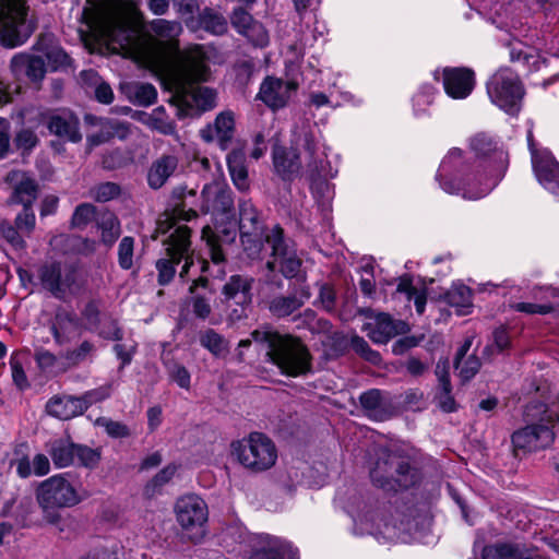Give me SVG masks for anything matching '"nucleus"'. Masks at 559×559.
Here are the masks:
<instances>
[{
	"instance_id": "nucleus-35",
	"label": "nucleus",
	"mask_w": 559,
	"mask_h": 559,
	"mask_svg": "<svg viewBox=\"0 0 559 559\" xmlns=\"http://www.w3.org/2000/svg\"><path fill=\"white\" fill-rule=\"evenodd\" d=\"M48 452L57 468L75 464V443L68 439H57L48 444Z\"/></svg>"
},
{
	"instance_id": "nucleus-29",
	"label": "nucleus",
	"mask_w": 559,
	"mask_h": 559,
	"mask_svg": "<svg viewBox=\"0 0 559 559\" xmlns=\"http://www.w3.org/2000/svg\"><path fill=\"white\" fill-rule=\"evenodd\" d=\"M17 457L11 462L12 466H15L16 474L21 478H28L31 476L43 477L50 472V461L47 455L37 453L33 457V467H29V457L26 454H20L17 451Z\"/></svg>"
},
{
	"instance_id": "nucleus-53",
	"label": "nucleus",
	"mask_w": 559,
	"mask_h": 559,
	"mask_svg": "<svg viewBox=\"0 0 559 559\" xmlns=\"http://www.w3.org/2000/svg\"><path fill=\"white\" fill-rule=\"evenodd\" d=\"M44 56L46 58V67L52 71L68 66L70 61V58L66 51L58 46H51L47 48L44 52Z\"/></svg>"
},
{
	"instance_id": "nucleus-55",
	"label": "nucleus",
	"mask_w": 559,
	"mask_h": 559,
	"mask_svg": "<svg viewBox=\"0 0 559 559\" xmlns=\"http://www.w3.org/2000/svg\"><path fill=\"white\" fill-rule=\"evenodd\" d=\"M336 88V82L333 81L329 87L328 93L325 92H312L309 96V102L311 106H314L316 108H321L324 106L335 108L334 107V98H335V90Z\"/></svg>"
},
{
	"instance_id": "nucleus-33",
	"label": "nucleus",
	"mask_w": 559,
	"mask_h": 559,
	"mask_svg": "<svg viewBox=\"0 0 559 559\" xmlns=\"http://www.w3.org/2000/svg\"><path fill=\"white\" fill-rule=\"evenodd\" d=\"M436 374L439 380V391L436 395L439 407L447 413L455 411V402L451 395V383L448 372V361H439L436 368Z\"/></svg>"
},
{
	"instance_id": "nucleus-28",
	"label": "nucleus",
	"mask_w": 559,
	"mask_h": 559,
	"mask_svg": "<svg viewBox=\"0 0 559 559\" xmlns=\"http://www.w3.org/2000/svg\"><path fill=\"white\" fill-rule=\"evenodd\" d=\"M49 415L61 420L71 419L85 411V403L75 396H55L46 405Z\"/></svg>"
},
{
	"instance_id": "nucleus-15",
	"label": "nucleus",
	"mask_w": 559,
	"mask_h": 559,
	"mask_svg": "<svg viewBox=\"0 0 559 559\" xmlns=\"http://www.w3.org/2000/svg\"><path fill=\"white\" fill-rule=\"evenodd\" d=\"M532 166L538 182L559 201V163L548 150H536L532 131L527 133Z\"/></svg>"
},
{
	"instance_id": "nucleus-42",
	"label": "nucleus",
	"mask_w": 559,
	"mask_h": 559,
	"mask_svg": "<svg viewBox=\"0 0 559 559\" xmlns=\"http://www.w3.org/2000/svg\"><path fill=\"white\" fill-rule=\"evenodd\" d=\"M481 559H528L518 546L508 543H497L483 548Z\"/></svg>"
},
{
	"instance_id": "nucleus-12",
	"label": "nucleus",
	"mask_w": 559,
	"mask_h": 559,
	"mask_svg": "<svg viewBox=\"0 0 559 559\" xmlns=\"http://www.w3.org/2000/svg\"><path fill=\"white\" fill-rule=\"evenodd\" d=\"M370 476L377 486L388 490L407 488L416 483V473L408 463L385 451L381 453Z\"/></svg>"
},
{
	"instance_id": "nucleus-52",
	"label": "nucleus",
	"mask_w": 559,
	"mask_h": 559,
	"mask_svg": "<svg viewBox=\"0 0 559 559\" xmlns=\"http://www.w3.org/2000/svg\"><path fill=\"white\" fill-rule=\"evenodd\" d=\"M311 191L316 199H322L319 202L323 207L329 206L334 195L333 187L328 179L311 178Z\"/></svg>"
},
{
	"instance_id": "nucleus-43",
	"label": "nucleus",
	"mask_w": 559,
	"mask_h": 559,
	"mask_svg": "<svg viewBox=\"0 0 559 559\" xmlns=\"http://www.w3.org/2000/svg\"><path fill=\"white\" fill-rule=\"evenodd\" d=\"M448 302L451 307L456 309L459 314H467L472 307V292L461 283L453 284L447 294Z\"/></svg>"
},
{
	"instance_id": "nucleus-38",
	"label": "nucleus",
	"mask_w": 559,
	"mask_h": 559,
	"mask_svg": "<svg viewBox=\"0 0 559 559\" xmlns=\"http://www.w3.org/2000/svg\"><path fill=\"white\" fill-rule=\"evenodd\" d=\"M311 294L308 287L300 289V296L276 297L269 306L270 311L277 317H286L299 309L302 304L310 298Z\"/></svg>"
},
{
	"instance_id": "nucleus-40",
	"label": "nucleus",
	"mask_w": 559,
	"mask_h": 559,
	"mask_svg": "<svg viewBox=\"0 0 559 559\" xmlns=\"http://www.w3.org/2000/svg\"><path fill=\"white\" fill-rule=\"evenodd\" d=\"M138 119L162 134L171 135L176 131V126L166 115L164 107H157L150 114L141 112Z\"/></svg>"
},
{
	"instance_id": "nucleus-41",
	"label": "nucleus",
	"mask_w": 559,
	"mask_h": 559,
	"mask_svg": "<svg viewBox=\"0 0 559 559\" xmlns=\"http://www.w3.org/2000/svg\"><path fill=\"white\" fill-rule=\"evenodd\" d=\"M471 345V340L465 341L463 346L457 352L455 359V368L459 370V376L463 381H468L472 379L480 368V362L477 357L469 356L464 358Z\"/></svg>"
},
{
	"instance_id": "nucleus-30",
	"label": "nucleus",
	"mask_w": 559,
	"mask_h": 559,
	"mask_svg": "<svg viewBox=\"0 0 559 559\" xmlns=\"http://www.w3.org/2000/svg\"><path fill=\"white\" fill-rule=\"evenodd\" d=\"M48 129L51 133L71 142H79L82 139L79 132V120L70 111H62L51 116Z\"/></svg>"
},
{
	"instance_id": "nucleus-7",
	"label": "nucleus",
	"mask_w": 559,
	"mask_h": 559,
	"mask_svg": "<svg viewBox=\"0 0 559 559\" xmlns=\"http://www.w3.org/2000/svg\"><path fill=\"white\" fill-rule=\"evenodd\" d=\"M230 455L245 469L264 473L275 466L278 459L274 441L262 432H251L230 443Z\"/></svg>"
},
{
	"instance_id": "nucleus-2",
	"label": "nucleus",
	"mask_w": 559,
	"mask_h": 559,
	"mask_svg": "<svg viewBox=\"0 0 559 559\" xmlns=\"http://www.w3.org/2000/svg\"><path fill=\"white\" fill-rule=\"evenodd\" d=\"M469 145L474 157H464L459 148L450 150L439 166L436 179L449 194L478 200L503 178L508 155L485 133L474 135Z\"/></svg>"
},
{
	"instance_id": "nucleus-9",
	"label": "nucleus",
	"mask_w": 559,
	"mask_h": 559,
	"mask_svg": "<svg viewBox=\"0 0 559 559\" xmlns=\"http://www.w3.org/2000/svg\"><path fill=\"white\" fill-rule=\"evenodd\" d=\"M26 0H0V44L7 48L21 46L34 31L27 20Z\"/></svg>"
},
{
	"instance_id": "nucleus-20",
	"label": "nucleus",
	"mask_w": 559,
	"mask_h": 559,
	"mask_svg": "<svg viewBox=\"0 0 559 559\" xmlns=\"http://www.w3.org/2000/svg\"><path fill=\"white\" fill-rule=\"evenodd\" d=\"M365 330L372 342L385 344L392 337L408 332V324L392 319L388 313H378L366 323Z\"/></svg>"
},
{
	"instance_id": "nucleus-25",
	"label": "nucleus",
	"mask_w": 559,
	"mask_h": 559,
	"mask_svg": "<svg viewBox=\"0 0 559 559\" xmlns=\"http://www.w3.org/2000/svg\"><path fill=\"white\" fill-rule=\"evenodd\" d=\"M46 69L43 56L19 53L11 60V70L15 76L26 75L34 82L44 78Z\"/></svg>"
},
{
	"instance_id": "nucleus-11",
	"label": "nucleus",
	"mask_w": 559,
	"mask_h": 559,
	"mask_svg": "<svg viewBox=\"0 0 559 559\" xmlns=\"http://www.w3.org/2000/svg\"><path fill=\"white\" fill-rule=\"evenodd\" d=\"M176 521L185 534L194 543L206 534L209 507L204 499L194 493L181 496L174 506Z\"/></svg>"
},
{
	"instance_id": "nucleus-19",
	"label": "nucleus",
	"mask_w": 559,
	"mask_h": 559,
	"mask_svg": "<svg viewBox=\"0 0 559 559\" xmlns=\"http://www.w3.org/2000/svg\"><path fill=\"white\" fill-rule=\"evenodd\" d=\"M298 85L293 81L267 76L260 86L259 98L270 108L285 107L296 93Z\"/></svg>"
},
{
	"instance_id": "nucleus-4",
	"label": "nucleus",
	"mask_w": 559,
	"mask_h": 559,
	"mask_svg": "<svg viewBox=\"0 0 559 559\" xmlns=\"http://www.w3.org/2000/svg\"><path fill=\"white\" fill-rule=\"evenodd\" d=\"M345 512L353 521V533L356 535H372L378 542L403 539L404 534H412L415 526L411 514H402L397 522L390 523L384 518V511L378 501L368 493L353 491L347 498L337 496Z\"/></svg>"
},
{
	"instance_id": "nucleus-21",
	"label": "nucleus",
	"mask_w": 559,
	"mask_h": 559,
	"mask_svg": "<svg viewBox=\"0 0 559 559\" xmlns=\"http://www.w3.org/2000/svg\"><path fill=\"white\" fill-rule=\"evenodd\" d=\"M235 115L230 110L219 112L214 122L204 127L201 138L207 142H216L222 150H226L234 136Z\"/></svg>"
},
{
	"instance_id": "nucleus-59",
	"label": "nucleus",
	"mask_w": 559,
	"mask_h": 559,
	"mask_svg": "<svg viewBox=\"0 0 559 559\" xmlns=\"http://www.w3.org/2000/svg\"><path fill=\"white\" fill-rule=\"evenodd\" d=\"M177 472L176 465H168L164 467L159 473H157L153 479L147 484L146 490L154 493L156 490H158L160 487H163L165 484H167L173 477L175 476Z\"/></svg>"
},
{
	"instance_id": "nucleus-24",
	"label": "nucleus",
	"mask_w": 559,
	"mask_h": 559,
	"mask_svg": "<svg viewBox=\"0 0 559 559\" xmlns=\"http://www.w3.org/2000/svg\"><path fill=\"white\" fill-rule=\"evenodd\" d=\"M7 181L13 186L12 203L23 207L33 205L37 199V185L34 179L25 173L14 170L8 174Z\"/></svg>"
},
{
	"instance_id": "nucleus-63",
	"label": "nucleus",
	"mask_w": 559,
	"mask_h": 559,
	"mask_svg": "<svg viewBox=\"0 0 559 559\" xmlns=\"http://www.w3.org/2000/svg\"><path fill=\"white\" fill-rule=\"evenodd\" d=\"M111 391H112L111 384H105L103 386H99L97 389H94V390H91V391L86 392L80 399L82 401H84L85 409H86L90 405H92L94 403H97V402H100V401H104L107 397H109L110 394H111Z\"/></svg>"
},
{
	"instance_id": "nucleus-31",
	"label": "nucleus",
	"mask_w": 559,
	"mask_h": 559,
	"mask_svg": "<svg viewBox=\"0 0 559 559\" xmlns=\"http://www.w3.org/2000/svg\"><path fill=\"white\" fill-rule=\"evenodd\" d=\"M177 165L178 159L173 155H165L155 160L147 173L148 186L153 189L163 187L176 170Z\"/></svg>"
},
{
	"instance_id": "nucleus-34",
	"label": "nucleus",
	"mask_w": 559,
	"mask_h": 559,
	"mask_svg": "<svg viewBox=\"0 0 559 559\" xmlns=\"http://www.w3.org/2000/svg\"><path fill=\"white\" fill-rule=\"evenodd\" d=\"M187 27L192 31L203 28L214 35H222L227 29V22L222 15L206 9L199 19L187 20Z\"/></svg>"
},
{
	"instance_id": "nucleus-27",
	"label": "nucleus",
	"mask_w": 559,
	"mask_h": 559,
	"mask_svg": "<svg viewBox=\"0 0 559 559\" xmlns=\"http://www.w3.org/2000/svg\"><path fill=\"white\" fill-rule=\"evenodd\" d=\"M252 278L242 275H233L223 287V295L227 302L237 306H248L252 299Z\"/></svg>"
},
{
	"instance_id": "nucleus-23",
	"label": "nucleus",
	"mask_w": 559,
	"mask_h": 559,
	"mask_svg": "<svg viewBox=\"0 0 559 559\" xmlns=\"http://www.w3.org/2000/svg\"><path fill=\"white\" fill-rule=\"evenodd\" d=\"M293 146L288 150L286 147L276 145L273 147L272 158L275 173L284 180H293L297 177L301 169V162L294 139L292 140Z\"/></svg>"
},
{
	"instance_id": "nucleus-58",
	"label": "nucleus",
	"mask_w": 559,
	"mask_h": 559,
	"mask_svg": "<svg viewBox=\"0 0 559 559\" xmlns=\"http://www.w3.org/2000/svg\"><path fill=\"white\" fill-rule=\"evenodd\" d=\"M120 192V188L112 182L102 183L91 190V198L98 202H107L116 198Z\"/></svg>"
},
{
	"instance_id": "nucleus-5",
	"label": "nucleus",
	"mask_w": 559,
	"mask_h": 559,
	"mask_svg": "<svg viewBox=\"0 0 559 559\" xmlns=\"http://www.w3.org/2000/svg\"><path fill=\"white\" fill-rule=\"evenodd\" d=\"M87 497V490L69 473L50 476L36 488V500L48 524L60 521L59 509L75 507Z\"/></svg>"
},
{
	"instance_id": "nucleus-26",
	"label": "nucleus",
	"mask_w": 559,
	"mask_h": 559,
	"mask_svg": "<svg viewBox=\"0 0 559 559\" xmlns=\"http://www.w3.org/2000/svg\"><path fill=\"white\" fill-rule=\"evenodd\" d=\"M82 331L83 325L75 313L62 310L56 314L52 333L57 343H67L78 337Z\"/></svg>"
},
{
	"instance_id": "nucleus-47",
	"label": "nucleus",
	"mask_w": 559,
	"mask_h": 559,
	"mask_svg": "<svg viewBox=\"0 0 559 559\" xmlns=\"http://www.w3.org/2000/svg\"><path fill=\"white\" fill-rule=\"evenodd\" d=\"M27 360V354L17 352L13 353L10 357V368L13 383L21 391L29 386L27 376L24 371V364Z\"/></svg>"
},
{
	"instance_id": "nucleus-16",
	"label": "nucleus",
	"mask_w": 559,
	"mask_h": 559,
	"mask_svg": "<svg viewBox=\"0 0 559 559\" xmlns=\"http://www.w3.org/2000/svg\"><path fill=\"white\" fill-rule=\"evenodd\" d=\"M41 284L55 296L62 297L67 293H72L75 286V270L58 262H50L43 265L39 270Z\"/></svg>"
},
{
	"instance_id": "nucleus-44",
	"label": "nucleus",
	"mask_w": 559,
	"mask_h": 559,
	"mask_svg": "<svg viewBox=\"0 0 559 559\" xmlns=\"http://www.w3.org/2000/svg\"><path fill=\"white\" fill-rule=\"evenodd\" d=\"M437 88L430 83H424L413 96V111L416 117H425L429 114Z\"/></svg>"
},
{
	"instance_id": "nucleus-8",
	"label": "nucleus",
	"mask_w": 559,
	"mask_h": 559,
	"mask_svg": "<svg viewBox=\"0 0 559 559\" xmlns=\"http://www.w3.org/2000/svg\"><path fill=\"white\" fill-rule=\"evenodd\" d=\"M527 419H536V424L528 425L515 431L512 436L514 451L531 452L548 447L554 440V426L559 416L556 411L540 404L526 408Z\"/></svg>"
},
{
	"instance_id": "nucleus-39",
	"label": "nucleus",
	"mask_w": 559,
	"mask_h": 559,
	"mask_svg": "<svg viewBox=\"0 0 559 559\" xmlns=\"http://www.w3.org/2000/svg\"><path fill=\"white\" fill-rule=\"evenodd\" d=\"M396 294L404 297L408 302L413 300L417 313L421 314L425 311L427 301L426 288L415 286L409 277L405 276L400 278Z\"/></svg>"
},
{
	"instance_id": "nucleus-10",
	"label": "nucleus",
	"mask_w": 559,
	"mask_h": 559,
	"mask_svg": "<svg viewBox=\"0 0 559 559\" xmlns=\"http://www.w3.org/2000/svg\"><path fill=\"white\" fill-rule=\"evenodd\" d=\"M487 94L493 105L508 115L515 116L524 96L518 74L510 68L498 69L487 81Z\"/></svg>"
},
{
	"instance_id": "nucleus-49",
	"label": "nucleus",
	"mask_w": 559,
	"mask_h": 559,
	"mask_svg": "<svg viewBox=\"0 0 559 559\" xmlns=\"http://www.w3.org/2000/svg\"><path fill=\"white\" fill-rule=\"evenodd\" d=\"M100 461V451L86 445L75 444V464L95 468Z\"/></svg>"
},
{
	"instance_id": "nucleus-57",
	"label": "nucleus",
	"mask_w": 559,
	"mask_h": 559,
	"mask_svg": "<svg viewBox=\"0 0 559 559\" xmlns=\"http://www.w3.org/2000/svg\"><path fill=\"white\" fill-rule=\"evenodd\" d=\"M1 236L16 250H23L26 243L22 236L19 234L17 228L8 222L0 223Z\"/></svg>"
},
{
	"instance_id": "nucleus-46",
	"label": "nucleus",
	"mask_w": 559,
	"mask_h": 559,
	"mask_svg": "<svg viewBox=\"0 0 559 559\" xmlns=\"http://www.w3.org/2000/svg\"><path fill=\"white\" fill-rule=\"evenodd\" d=\"M201 345L216 357H224L228 353L227 341L214 330H206L200 335Z\"/></svg>"
},
{
	"instance_id": "nucleus-45",
	"label": "nucleus",
	"mask_w": 559,
	"mask_h": 559,
	"mask_svg": "<svg viewBox=\"0 0 559 559\" xmlns=\"http://www.w3.org/2000/svg\"><path fill=\"white\" fill-rule=\"evenodd\" d=\"M97 226L102 231V241L107 246H111L120 236V223L111 212L102 213Z\"/></svg>"
},
{
	"instance_id": "nucleus-3",
	"label": "nucleus",
	"mask_w": 559,
	"mask_h": 559,
	"mask_svg": "<svg viewBox=\"0 0 559 559\" xmlns=\"http://www.w3.org/2000/svg\"><path fill=\"white\" fill-rule=\"evenodd\" d=\"M197 216L195 211L176 207L170 212H165L156 223L154 238L166 235L162 240L165 247L167 258H162L156 262L158 272V283L168 284L176 274V266L185 260L180 272V277L187 276L191 271L193 273H203L207 270L209 263L205 260L194 262L193 250L191 249V231L180 224L181 221L189 222Z\"/></svg>"
},
{
	"instance_id": "nucleus-13",
	"label": "nucleus",
	"mask_w": 559,
	"mask_h": 559,
	"mask_svg": "<svg viewBox=\"0 0 559 559\" xmlns=\"http://www.w3.org/2000/svg\"><path fill=\"white\" fill-rule=\"evenodd\" d=\"M294 141L297 146H302L307 159V171L311 178L330 179L334 178L337 170L326 159L323 145L316 142L310 134V126L302 122L294 130Z\"/></svg>"
},
{
	"instance_id": "nucleus-61",
	"label": "nucleus",
	"mask_w": 559,
	"mask_h": 559,
	"mask_svg": "<svg viewBox=\"0 0 559 559\" xmlns=\"http://www.w3.org/2000/svg\"><path fill=\"white\" fill-rule=\"evenodd\" d=\"M36 217L32 206H26L15 217V226L17 229L24 230L27 234L32 233L35 228Z\"/></svg>"
},
{
	"instance_id": "nucleus-6",
	"label": "nucleus",
	"mask_w": 559,
	"mask_h": 559,
	"mask_svg": "<svg viewBox=\"0 0 559 559\" xmlns=\"http://www.w3.org/2000/svg\"><path fill=\"white\" fill-rule=\"evenodd\" d=\"M251 336L254 342L266 344L267 357L282 373L297 377L310 370L311 357L300 340L271 330H255Z\"/></svg>"
},
{
	"instance_id": "nucleus-22",
	"label": "nucleus",
	"mask_w": 559,
	"mask_h": 559,
	"mask_svg": "<svg viewBox=\"0 0 559 559\" xmlns=\"http://www.w3.org/2000/svg\"><path fill=\"white\" fill-rule=\"evenodd\" d=\"M231 24L238 33L257 47H265L270 41L265 27L260 22L253 20L242 8L235 9L231 15Z\"/></svg>"
},
{
	"instance_id": "nucleus-1",
	"label": "nucleus",
	"mask_w": 559,
	"mask_h": 559,
	"mask_svg": "<svg viewBox=\"0 0 559 559\" xmlns=\"http://www.w3.org/2000/svg\"><path fill=\"white\" fill-rule=\"evenodd\" d=\"M142 14L132 0H119L115 7L105 1L87 0L82 20L114 51L132 59L157 75L171 92L170 103L179 118L212 109L215 92L198 85L209 78L207 53L202 45L179 49L182 26L164 19L150 23V33L140 27Z\"/></svg>"
},
{
	"instance_id": "nucleus-64",
	"label": "nucleus",
	"mask_w": 559,
	"mask_h": 559,
	"mask_svg": "<svg viewBox=\"0 0 559 559\" xmlns=\"http://www.w3.org/2000/svg\"><path fill=\"white\" fill-rule=\"evenodd\" d=\"M554 305L550 302L535 304V302H518L514 305V309L520 312L528 314H547L554 310Z\"/></svg>"
},
{
	"instance_id": "nucleus-37",
	"label": "nucleus",
	"mask_w": 559,
	"mask_h": 559,
	"mask_svg": "<svg viewBox=\"0 0 559 559\" xmlns=\"http://www.w3.org/2000/svg\"><path fill=\"white\" fill-rule=\"evenodd\" d=\"M510 58L512 61H523L530 70L538 71L546 63L539 52L520 40L510 43Z\"/></svg>"
},
{
	"instance_id": "nucleus-54",
	"label": "nucleus",
	"mask_w": 559,
	"mask_h": 559,
	"mask_svg": "<svg viewBox=\"0 0 559 559\" xmlns=\"http://www.w3.org/2000/svg\"><path fill=\"white\" fill-rule=\"evenodd\" d=\"M134 240L132 237H123L118 247L119 265L124 269H131L133 264Z\"/></svg>"
},
{
	"instance_id": "nucleus-18",
	"label": "nucleus",
	"mask_w": 559,
	"mask_h": 559,
	"mask_svg": "<svg viewBox=\"0 0 559 559\" xmlns=\"http://www.w3.org/2000/svg\"><path fill=\"white\" fill-rule=\"evenodd\" d=\"M247 559H298L292 545L276 536L261 534L251 540V552Z\"/></svg>"
},
{
	"instance_id": "nucleus-32",
	"label": "nucleus",
	"mask_w": 559,
	"mask_h": 559,
	"mask_svg": "<svg viewBox=\"0 0 559 559\" xmlns=\"http://www.w3.org/2000/svg\"><path fill=\"white\" fill-rule=\"evenodd\" d=\"M233 204L234 201L231 198V192L229 190H219L215 192L213 204L206 205L205 211L212 212L216 217L218 215L223 216L222 219H226L229 225V227L224 228L223 231L227 236L233 233L234 237L236 230V221L231 215Z\"/></svg>"
},
{
	"instance_id": "nucleus-60",
	"label": "nucleus",
	"mask_w": 559,
	"mask_h": 559,
	"mask_svg": "<svg viewBox=\"0 0 559 559\" xmlns=\"http://www.w3.org/2000/svg\"><path fill=\"white\" fill-rule=\"evenodd\" d=\"M96 424L103 426L106 432L112 438H126L130 436L129 428L120 423L108 418H98Z\"/></svg>"
},
{
	"instance_id": "nucleus-14",
	"label": "nucleus",
	"mask_w": 559,
	"mask_h": 559,
	"mask_svg": "<svg viewBox=\"0 0 559 559\" xmlns=\"http://www.w3.org/2000/svg\"><path fill=\"white\" fill-rule=\"evenodd\" d=\"M266 242L272 249V258L266 265L270 271H278L285 277H294L298 274L301 262L297 257L293 243H288L283 237V230L278 226L272 228L266 236Z\"/></svg>"
},
{
	"instance_id": "nucleus-36",
	"label": "nucleus",
	"mask_w": 559,
	"mask_h": 559,
	"mask_svg": "<svg viewBox=\"0 0 559 559\" xmlns=\"http://www.w3.org/2000/svg\"><path fill=\"white\" fill-rule=\"evenodd\" d=\"M227 166L236 188L240 191L247 190L249 188V180L245 153L240 150L231 151L227 155Z\"/></svg>"
},
{
	"instance_id": "nucleus-50",
	"label": "nucleus",
	"mask_w": 559,
	"mask_h": 559,
	"mask_svg": "<svg viewBox=\"0 0 559 559\" xmlns=\"http://www.w3.org/2000/svg\"><path fill=\"white\" fill-rule=\"evenodd\" d=\"M258 213L250 200L239 201V228L241 230L255 229Z\"/></svg>"
},
{
	"instance_id": "nucleus-48",
	"label": "nucleus",
	"mask_w": 559,
	"mask_h": 559,
	"mask_svg": "<svg viewBox=\"0 0 559 559\" xmlns=\"http://www.w3.org/2000/svg\"><path fill=\"white\" fill-rule=\"evenodd\" d=\"M130 97L141 106H150L157 98L156 88L150 83H135L130 86Z\"/></svg>"
},
{
	"instance_id": "nucleus-17",
	"label": "nucleus",
	"mask_w": 559,
	"mask_h": 559,
	"mask_svg": "<svg viewBox=\"0 0 559 559\" xmlns=\"http://www.w3.org/2000/svg\"><path fill=\"white\" fill-rule=\"evenodd\" d=\"M442 78L445 94L453 99H464L471 95L475 86V75L467 68H444L442 71L436 70L433 76L436 80Z\"/></svg>"
},
{
	"instance_id": "nucleus-51",
	"label": "nucleus",
	"mask_w": 559,
	"mask_h": 559,
	"mask_svg": "<svg viewBox=\"0 0 559 559\" xmlns=\"http://www.w3.org/2000/svg\"><path fill=\"white\" fill-rule=\"evenodd\" d=\"M202 240L206 242L210 249L211 259L213 263L219 264L224 261V254L221 250L219 239L216 233L210 225H205L202 228Z\"/></svg>"
},
{
	"instance_id": "nucleus-62",
	"label": "nucleus",
	"mask_w": 559,
	"mask_h": 559,
	"mask_svg": "<svg viewBox=\"0 0 559 559\" xmlns=\"http://www.w3.org/2000/svg\"><path fill=\"white\" fill-rule=\"evenodd\" d=\"M86 120L91 123L99 124L100 130L97 133L90 134L87 136V145L90 148L97 146L102 143H105L110 140V134L108 131L104 128L103 119L102 118H95L92 116H86Z\"/></svg>"
},
{
	"instance_id": "nucleus-56",
	"label": "nucleus",
	"mask_w": 559,
	"mask_h": 559,
	"mask_svg": "<svg viewBox=\"0 0 559 559\" xmlns=\"http://www.w3.org/2000/svg\"><path fill=\"white\" fill-rule=\"evenodd\" d=\"M96 209L90 203L80 204L72 216L71 224L73 227H84L95 217Z\"/></svg>"
}]
</instances>
